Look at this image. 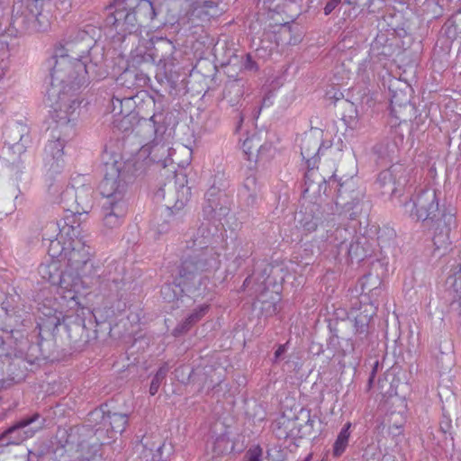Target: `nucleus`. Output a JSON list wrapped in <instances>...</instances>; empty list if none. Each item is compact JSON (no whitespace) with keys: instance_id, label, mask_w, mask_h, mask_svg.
<instances>
[{"instance_id":"obj_1","label":"nucleus","mask_w":461,"mask_h":461,"mask_svg":"<svg viewBox=\"0 0 461 461\" xmlns=\"http://www.w3.org/2000/svg\"><path fill=\"white\" fill-rule=\"evenodd\" d=\"M68 219L48 222L42 234L50 260L39 266L42 279L56 286V307L40 308L45 318L40 317L36 329L38 344L42 341V332H51L61 319L66 324L70 339L86 343L89 340L86 321L91 322L92 311L85 306V296L89 283L97 284L100 293L107 297H122L126 285L124 267L112 261L105 269L95 267L91 258L93 249L80 235V225L74 226Z\"/></svg>"},{"instance_id":"obj_2","label":"nucleus","mask_w":461,"mask_h":461,"mask_svg":"<svg viewBox=\"0 0 461 461\" xmlns=\"http://www.w3.org/2000/svg\"><path fill=\"white\" fill-rule=\"evenodd\" d=\"M50 70V83L46 92V104L53 122L44 146L42 164L46 177L52 181L65 167L66 144L76 135L81 100L79 90L90 80L105 78L108 65L102 43L89 36L88 31L78 32L72 40L56 50Z\"/></svg>"},{"instance_id":"obj_3","label":"nucleus","mask_w":461,"mask_h":461,"mask_svg":"<svg viewBox=\"0 0 461 461\" xmlns=\"http://www.w3.org/2000/svg\"><path fill=\"white\" fill-rule=\"evenodd\" d=\"M215 240L212 228L202 225L185 240L190 253L183 256L178 276L173 283L161 287L163 299L168 303L177 300L183 294L197 299H213L216 285L212 280L221 267V254L210 248Z\"/></svg>"},{"instance_id":"obj_4","label":"nucleus","mask_w":461,"mask_h":461,"mask_svg":"<svg viewBox=\"0 0 461 461\" xmlns=\"http://www.w3.org/2000/svg\"><path fill=\"white\" fill-rule=\"evenodd\" d=\"M125 166V162L121 159L104 163L105 173L99 184V191L103 197L102 223L107 230L119 228L128 212V173Z\"/></svg>"},{"instance_id":"obj_5","label":"nucleus","mask_w":461,"mask_h":461,"mask_svg":"<svg viewBox=\"0 0 461 461\" xmlns=\"http://www.w3.org/2000/svg\"><path fill=\"white\" fill-rule=\"evenodd\" d=\"M108 11L104 26L107 34L114 41H123L144 21L153 20L156 16L155 8L149 0H114Z\"/></svg>"},{"instance_id":"obj_6","label":"nucleus","mask_w":461,"mask_h":461,"mask_svg":"<svg viewBox=\"0 0 461 461\" xmlns=\"http://www.w3.org/2000/svg\"><path fill=\"white\" fill-rule=\"evenodd\" d=\"M273 267L266 260L258 261L251 276L246 277L242 290L249 289L250 295L257 297L255 303H259L260 313L265 317L276 315L280 308L281 294L275 279L271 277Z\"/></svg>"},{"instance_id":"obj_7","label":"nucleus","mask_w":461,"mask_h":461,"mask_svg":"<svg viewBox=\"0 0 461 461\" xmlns=\"http://www.w3.org/2000/svg\"><path fill=\"white\" fill-rule=\"evenodd\" d=\"M319 250L326 257L337 258L342 252L351 259L362 260L368 255L367 238L357 234V223L348 227H337L326 232L319 245Z\"/></svg>"},{"instance_id":"obj_8","label":"nucleus","mask_w":461,"mask_h":461,"mask_svg":"<svg viewBox=\"0 0 461 461\" xmlns=\"http://www.w3.org/2000/svg\"><path fill=\"white\" fill-rule=\"evenodd\" d=\"M377 306L378 304L375 303L374 301L369 303L359 300V306L351 308L349 316L354 322L355 339L353 341L342 339L349 346V348L338 350L342 356H346L350 351H357L362 354L375 342V332L371 321L376 313Z\"/></svg>"},{"instance_id":"obj_9","label":"nucleus","mask_w":461,"mask_h":461,"mask_svg":"<svg viewBox=\"0 0 461 461\" xmlns=\"http://www.w3.org/2000/svg\"><path fill=\"white\" fill-rule=\"evenodd\" d=\"M403 206L410 216L417 221L429 222L438 221L439 217L447 218V214L439 211L438 194L432 187H420ZM447 218L450 221L453 215L449 214Z\"/></svg>"},{"instance_id":"obj_10","label":"nucleus","mask_w":461,"mask_h":461,"mask_svg":"<svg viewBox=\"0 0 461 461\" xmlns=\"http://www.w3.org/2000/svg\"><path fill=\"white\" fill-rule=\"evenodd\" d=\"M149 122L153 126L154 138L143 149L149 151V156L153 162L159 163L166 167L170 163L172 150L169 147V134L167 133L166 116L160 112L154 113L149 118Z\"/></svg>"},{"instance_id":"obj_11","label":"nucleus","mask_w":461,"mask_h":461,"mask_svg":"<svg viewBox=\"0 0 461 461\" xmlns=\"http://www.w3.org/2000/svg\"><path fill=\"white\" fill-rule=\"evenodd\" d=\"M230 212V199L220 189L215 186L210 187L204 195V203L203 206V212L204 217L208 220L207 222H203L202 225H209L212 228V232L215 236V240L210 248H212L214 251L216 248L214 244L218 242L220 236L217 235V228L212 225L210 221L217 220L221 221L223 217H225Z\"/></svg>"},{"instance_id":"obj_12","label":"nucleus","mask_w":461,"mask_h":461,"mask_svg":"<svg viewBox=\"0 0 461 461\" xmlns=\"http://www.w3.org/2000/svg\"><path fill=\"white\" fill-rule=\"evenodd\" d=\"M45 421V419L38 412L23 417L0 434V442L3 445H19L41 430L44 427Z\"/></svg>"},{"instance_id":"obj_13","label":"nucleus","mask_w":461,"mask_h":461,"mask_svg":"<svg viewBox=\"0 0 461 461\" xmlns=\"http://www.w3.org/2000/svg\"><path fill=\"white\" fill-rule=\"evenodd\" d=\"M189 195L190 188L181 185L176 191V200L174 204H166L160 208V218H156L153 222V227L158 234L168 232L173 225H176L181 221Z\"/></svg>"},{"instance_id":"obj_14","label":"nucleus","mask_w":461,"mask_h":461,"mask_svg":"<svg viewBox=\"0 0 461 461\" xmlns=\"http://www.w3.org/2000/svg\"><path fill=\"white\" fill-rule=\"evenodd\" d=\"M301 154L304 159H306V164L308 170L304 175V185L306 186L304 192H309L310 189L313 186L314 184L318 185V192L321 193L323 190V194H327V186L329 185L330 188H334L338 191V195L339 197L343 196V188L348 184H342L339 180H337L335 176H332L329 178L328 181L324 177H322L314 168L318 163V158L314 156H312L310 150L306 148H301Z\"/></svg>"},{"instance_id":"obj_15","label":"nucleus","mask_w":461,"mask_h":461,"mask_svg":"<svg viewBox=\"0 0 461 461\" xmlns=\"http://www.w3.org/2000/svg\"><path fill=\"white\" fill-rule=\"evenodd\" d=\"M89 420L98 426L96 430L104 429L114 433L122 434L129 422V415L126 413L111 412L107 404H102L89 413Z\"/></svg>"},{"instance_id":"obj_16","label":"nucleus","mask_w":461,"mask_h":461,"mask_svg":"<svg viewBox=\"0 0 461 461\" xmlns=\"http://www.w3.org/2000/svg\"><path fill=\"white\" fill-rule=\"evenodd\" d=\"M27 376V367L25 362L21 357L11 358L5 356L0 363V384L7 388L14 384H19L25 380Z\"/></svg>"},{"instance_id":"obj_17","label":"nucleus","mask_w":461,"mask_h":461,"mask_svg":"<svg viewBox=\"0 0 461 461\" xmlns=\"http://www.w3.org/2000/svg\"><path fill=\"white\" fill-rule=\"evenodd\" d=\"M411 178L410 172L402 165L395 164L379 173L377 183L382 188L388 187L385 192L396 194L411 182Z\"/></svg>"},{"instance_id":"obj_18","label":"nucleus","mask_w":461,"mask_h":461,"mask_svg":"<svg viewBox=\"0 0 461 461\" xmlns=\"http://www.w3.org/2000/svg\"><path fill=\"white\" fill-rule=\"evenodd\" d=\"M152 48L147 54L149 59L160 66L164 70H171L175 65L174 54L176 46L167 38H157L151 41Z\"/></svg>"},{"instance_id":"obj_19","label":"nucleus","mask_w":461,"mask_h":461,"mask_svg":"<svg viewBox=\"0 0 461 461\" xmlns=\"http://www.w3.org/2000/svg\"><path fill=\"white\" fill-rule=\"evenodd\" d=\"M8 138L11 139L5 141L8 151L17 158L26 152L32 141L28 127L21 122H16L9 129Z\"/></svg>"},{"instance_id":"obj_20","label":"nucleus","mask_w":461,"mask_h":461,"mask_svg":"<svg viewBox=\"0 0 461 461\" xmlns=\"http://www.w3.org/2000/svg\"><path fill=\"white\" fill-rule=\"evenodd\" d=\"M262 185L258 182L256 172L249 169L243 181L240 195L248 207H255L261 197Z\"/></svg>"},{"instance_id":"obj_21","label":"nucleus","mask_w":461,"mask_h":461,"mask_svg":"<svg viewBox=\"0 0 461 461\" xmlns=\"http://www.w3.org/2000/svg\"><path fill=\"white\" fill-rule=\"evenodd\" d=\"M358 285L361 288L359 300L369 303L374 301L375 303L378 304V299L384 291V283L378 275L368 273L359 279Z\"/></svg>"},{"instance_id":"obj_22","label":"nucleus","mask_w":461,"mask_h":461,"mask_svg":"<svg viewBox=\"0 0 461 461\" xmlns=\"http://www.w3.org/2000/svg\"><path fill=\"white\" fill-rule=\"evenodd\" d=\"M206 299V303L196 306L180 323H178L173 330L172 334L175 337L181 336L189 331L193 326L198 323L208 313L212 300Z\"/></svg>"},{"instance_id":"obj_23","label":"nucleus","mask_w":461,"mask_h":461,"mask_svg":"<svg viewBox=\"0 0 461 461\" xmlns=\"http://www.w3.org/2000/svg\"><path fill=\"white\" fill-rule=\"evenodd\" d=\"M344 184H348L343 188V196L339 197L337 194L336 205H341L343 209V213L345 218L354 221L352 225L357 223V227L358 226V221H357V217L358 214V204L359 200L353 195L348 194V189L351 186V182H345Z\"/></svg>"},{"instance_id":"obj_24","label":"nucleus","mask_w":461,"mask_h":461,"mask_svg":"<svg viewBox=\"0 0 461 461\" xmlns=\"http://www.w3.org/2000/svg\"><path fill=\"white\" fill-rule=\"evenodd\" d=\"M92 193L89 185L78 187L77 198L69 204L68 212L73 215L88 214L93 207Z\"/></svg>"},{"instance_id":"obj_25","label":"nucleus","mask_w":461,"mask_h":461,"mask_svg":"<svg viewBox=\"0 0 461 461\" xmlns=\"http://www.w3.org/2000/svg\"><path fill=\"white\" fill-rule=\"evenodd\" d=\"M410 104V98L403 91H392L390 98V114L395 119L394 124H400L405 122L406 119L402 117V110H405Z\"/></svg>"},{"instance_id":"obj_26","label":"nucleus","mask_w":461,"mask_h":461,"mask_svg":"<svg viewBox=\"0 0 461 461\" xmlns=\"http://www.w3.org/2000/svg\"><path fill=\"white\" fill-rule=\"evenodd\" d=\"M446 218L439 217V221H433L437 224V227L435 229L434 236L432 239L433 244L435 246V250H443L440 255H443L445 251L448 249V247L450 245V227L446 224Z\"/></svg>"},{"instance_id":"obj_27","label":"nucleus","mask_w":461,"mask_h":461,"mask_svg":"<svg viewBox=\"0 0 461 461\" xmlns=\"http://www.w3.org/2000/svg\"><path fill=\"white\" fill-rule=\"evenodd\" d=\"M353 96L365 111L373 109L376 104L377 92L371 91L366 86L353 88Z\"/></svg>"},{"instance_id":"obj_28","label":"nucleus","mask_w":461,"mask_h":461,"mask_svg":"<svg viewBox=\"0 0 461 461\" xmlns=\"http://www.w3.org/2000/svg\"><path fill=\"white\" fill-rule=\"evenodd\" d=\"M351 422L348 421L343 425L340 431L339 432L332 447V455L334 457L341 456L346 451L351 435Z\"/></svg>"},{"instance_id":"obj_29","label":"nucleus","mask_w":461,"mask_h":461,"mask_svg":"<svg viewBox=\"0 0 461 461\" xmlns=\"http://www.w3.org/2000/svg\"><path fill=\"white\" fill-rule=\"evenodd\" d=\"M374 153L379 159L392 160L393 156L398 152V145L395 141L384 140L373 148Z\"/></svg>"},{"instance_id":"obj_30","label":"nucleus","mask_w":461,"mask_h":461,"mask_svg":"<svg viewBox=\"0 0 461 461\" xmlns=\"http://www.w3.org/2000/svg\"><path fill=\"white\" fill-rule=\"evenodd\" d=\"M2 309L5 312L6 316L14 321V326L24 325V322L27 321L29 313L17 307H13L8 300L3 302Z\"/></svg>"},{"instance_id":"obj_31","label":"nucleus","mask_w":461,"mask_h":461,"mask_svg":"<svg viewBox=\"0 0 461 461\" xmlns=\"http://www.w3.org/2000/svg\"><path fill=\"white\" fill-rule=\"evenodd\" d=\"M168 371H169V366H168L167 363H164L163 365H161L159 366V368L154 375V376L151 380V383H150V386H149L150 395H155L158 393L162 382L166 379V376H167Z\"/></svg>"},{"instance_id":"obj_32","label":"nucleus","mask_w":461,"mask_h":461,"mask_svg":"<svg viewBox=\"0 0 461 461\" xmlns=\"http://www.w3.org/2000/svg\"><path fill=\"white\" fill-rule=\"evenodd\" d=\"M78 194V188L74 186H66L59 194V203L63 205L65 211L68 212L69 204L73 200H77Z\"/></svg>"},{"instance_id":"obj_33","label":"nucleus","mask_w":461,"mask_h":461,"mask_svg":"<svg viewBox=\"0 0 461 461\" xmlns=\"http://www.w3.org/2000/svg\"><path fill=\"white\" fill-rule=\"evenodd\" d=\"M299 223L301 228L306 233H312L315 231L320 223V218L312 215V214H303V216L299 220Z\"/></svg>"},{"instance_id":"obj_34","label":"nucleus","mask_w":461,"mask_h":461,"mask_svg":"<svg viewBox=\"0 0 461 461\" xmlns=\"http://www.w3.org/2000/svg\"><path fill=\"white\" fill-rule=\"evenodd\" d=\"M230 438L227 433L218 435L213 441V452L223 455L229 451Z\"/></svg>"},{"instance_id":"obj_35","label":"nucleus","mask_w":461,"mask_h":461,"mask_svg":"<svg viewBox=\"0 0 461 461\" xmlns=\"http://www.w3.org/2000/svg\"><path fill=\"white\" fill-rule=\"evenodd\" d=\"M79 461H104L102 445H91Z\"/></svg>"},{"instance_id":"obj_36","label":"nucleus","mask_w":461,"mask_h":461,"mask_svg":"<svg viewBox=\"0 0 461 461\" xmlns=\"http://www.w3.org/2000/svg\"><path fill=\"white\" fill-rule=\"evenodd\" d=\"M445 25L447 26V33H461V8L447 21Z\"/></svg>"},{"instance_id":"obj_37","label":"nucleus","mask_w":461,"mask_h":461,"mask_svg":"<svg viewBox=\"0 0 461 461\" xmlns=\"http://www.w3.org/2000/svg\"><path fill=\"white\" fill-rule=\"evenodd\" d=\"M292 32V26L289 23H283L280 25L278 34L280 35V40L283 43L289 45L295 43V41H293Z\"/></svg>"},{"instance_id":"obj_38","label":"nucleus","mask_w":461,"mask_h":461,"mask_svg":"<svg viewBox=\"0 0 461 461\" xmlns=\"http://www.w3.org/2000/svg\"><path fill=\"white\" fill-rule=\"evenodd\" d=\"M263 450L259 445L251 446L245 454L246 461H263Z\"/></svg>"},{"instance_id":"obj_39","label":"nucleus","mask_w":461,"mask_h":461,"mask_svg":"<svg viewBox=\"0 0 461 461\" xmlns=\"http://www.w3.org/2000/svg\"><path fill=\"white\" fill-rule=\"evenodd\" d=\"M122 101H121V96L113 95L111 100L110 112L114 115H122Z\"/></svg>"},{"instance_id":"obj_40","label":"nucleus","mask_w":461,"mask_h":461,"mask_svg":"<svg viewBox=\"0 0 461 461\" xmlns=\"http://www.w3.org/2000/svg\"><path fill=\"white\" fill-rule=\"evenodd\" d=\"M121 101H122V115L127 116L131 113L134 107L135 101L133 96L131 95L121 97Z\"/></svg>"},{"instance_id":"obj_41","label":"nucleus","mask_w":461,"mask_h":461,"mask_svg":"<svg viewBox=\"0 0 461 461\" xmlns=\"http://www.w3.org/2000/svg\"><path fill=\"white\" fill-rule=\"evenodd\" d=\"M312 144L313 143L314 144V148H315V151L314 152H310L312 154V156H314L315 158H318V156L319 154L322 151L323 149H329L330 147V144H325V142H322L321 144H319L318 141L316 140H312V139H308L306 140H304L303 144L302 147H304L305 148V144Z\"/></svg>"},{"instance_id":"obj_42","label":"nucleus","mask_w":461,"mask_h":461,"mask_svg":"<svg viewBox=\"0 0 461 461\" xmlns=\"http://www.w3.org/2000/svg\"><path fill=\"white\" fill-rule=\"evenodd\" d=\"M226 91L230 93V92H235V95H236V102H238V100L243 95V90H242V86L240 85V81L239 80H236L234 82H231L227 86H226Z\"/></svg>"},{"instance_id":"obj_43","label":"nucleus","mask_w":461,"mask_h":461,"mask_svg":"<svg viewBox=\"0 0 461 461\" xmlns=\"http://www.w3.org/2000/svg\"><path fill=\"white\" fill-rule=\"evenodd\" d=\"M242 68L249 71H258V66L257 62L252 59L250 54H246L245 59L242 61Z\"/></svg>"},{"instance_id":"obj_44","label":"nucleus","mask_w":461,"mask_h":461,"mask_svg":"<svg viewBox=\"0 0 461 461\" xmlns=\"http://www.w3.org/2000/svg\"><path fill=\"white\" fill-rule=\"evenodd\" d=\"M288 347H289V341H287L285 344H280L277 347V348L276 349V351L274 353V357L272 359L273 364H276L280 361V359L282 358V356L285 353H286V351L288 350Z\"/></svg>"},{"instance_id":"obj_45","label":"nucleus","mask_w":461,"mask_h":461,"mask_svg":"<svg viewBox=\"0 0 461 461\" xmlns=\"http://www.w3.org/2000/svg\"><path fill=\"white\" fill-rule=\"evenodd\" d=\"M217 7V3L213 0H197L195 3H194V11H196L198 8H203V9H212V8H215Z\"/></svg>"},{"instance_id":"obj_46","label":"nucleus","mask_w":461,"mask_h":461,"mask_svg":"<svg viewBox=\"0 0 461 461\" xmlns=\"http://www.w3.org/2000/svg\"><path fill=\"white\" fill-rule=\"evenodd\" d=\"M316 419H317L316 416H312L311 412L307 411V420H306L305 426H304L306 429V431L303 432L301 437L310 435L312 433V430L313 429Z\"/></svg>"},{"instance_id":"obj_47","label":"nucleus","mask_w":461,"mask_h":461,"mask_svg":"<svg viewBox=\"0 0 461 461\" xmlns=\"http://www.w3.org/2000/svg\"><path fill=\"white\" fill-rule=\"evenodd\" d=\"M440 430L447 434L450 431L452 428V420L449 416L443 415L442 420L439 422Z\"/></svg>"},{"instance_id":"obj_48","label":"nucleus","mask_w":461,"mask_h":461,"mask_svg":"<svg viewBox=\"0 0 461 461\" xmlns=\"http://www.w3.org/2000/svg\"><path fill=\"white\" fill-rule=\"evenodd\" d=\"M340 3L341 0H329L323 9L324 14L330 15Z\"/></svg>"},{"instance_id":"obj_49","label":"nucleus","mask_w":461,"mask_h":461,"mask_svg":"<svg viewBox=\"0 0 461 461\" xmlns=\"http://www.w3.org/2000/svg\"><path fill=\"white\" fill-rule=\"evenodd\" d=\"M403 433L402 424H393L389 427V434L393 438L398 437Z\"/></svg>"},{"instance_id":"obj_50","label":"nucleus","mask_w":461,"mask_h":461,"mask_svg":"<svg viewBox=\"0 0 461 461\" xmlns=\"http://www.w3.org/2000/svg\"><path fill=\"white\" fill-rule=\"evenodd\" d=\"M254 138H247L242 143V149L248 155L250 156L252 154V142Z\"/></svg>"},{"instance_id":"obj_51","label":"nucleus","mask_w":461,"mask_h":461,"mask_svg":"<svg viewBox=\"0 0 461 461\" xmlns=\"http://www.w3.org/2000/svg\"><path fill=\"white\" fill-rule=\"evenodd\" d=\"M166 198V190L164 187H159L154 194V199L156 202H161Z\"/></svg>"},{"instance_id":"obj_52","label":"nucleus","mask_w":461,"mask_h":461,"mask_svg":"<svg viewBox=\"0 0 461 461\" xmlns=\"http://www.w3.org/2000/svg\"><path fill=\"white\" fill-rule=\"evenodd\" d=\"M249 255L245 253L244 255H238L233 263L236 265L237 268H240L242 266V263L249 258Z\"/></svg>"},{"instance_id":"obj_53","label":"nucleus","mask_w":461,"mask_h":461,"mask_svg":"<svg viewBox=\"0 0 461 461\" xmlns=\"http://www.w3.org/2000/svg\"><path fill=\"white\" fill-rule=\"evenodd\" d=\"M369 63H370L369 61L365 60L361 64H359L358 74L359 75L361 74L363 76V78H366V77L368 78L369 77L368 75H365L366 74V69L369 66Z\"/></svg>"},{"instance_id":"obj_54","label":"nucleus","mask_w":461,"mask_h":461,"mask_svg":"<svg viewBox=\"0 0 461 461\" xmlns=\"http://www.w3.org/2000/svg\"><path fill=\"white\" fill-rule=\"evenodd\" d=\"M339 340H340V339L339 336H337V335L333 336L330 339L328 345H329V347H332V348H336V346L340 343Z\"/></svg>"},{"instance_id":"obj_55","label":"nucleus","mask_w":461,"mask_h":461,"mask_svg":"<svg viewBox=\"0 0 461 461\" xmlns=\"http://www.w3.org/2000/svg\"><path fill=\"white\" fill-rule=\"evenodd\" d=\"M377 366H378V362H375V366L373 367V370H372V372L370 374L369 379H368L369 386H371L372 384H373L374 378H375V374H376Z\"/></svg>"},{"instance_id":"obj_56","label":"nucleus","mask_w":461,"mask_h":461,"mask_svg":"<svg viewBox=\"0 0 461 461\" xmlns=\"http://www.w3.org/2000/svg\"><path fill=\"white\" fill-rule=\"evenodd\" d=\"M312 458V454L310 453L303 461H311Z\"/></svg>"},{"instance_id":"obj_57","label":"nucleus","mask_w":461,"mask_h":461,"mask_svg":"<svg viewBox=\"0 0 461 461\" xmlns=\"http://www.w3.org/2000/svg\"><path fill=\"white\" fill-rule=\"evenodd\" d=\"M212 388H214V384H212V382L211 381V383L207 385V389L210 390Z\"/></svg>"},{"instance_id":"obj_58","label":"nucleus","mask_w":461,"mask_h":461,"mask_svg":"<svg viewBox=\"0 0 461 461\" xmlns=\"http://www.w3.org/2000/svg\"><path fill=\"white\" fill-rule=\"evenodd\" d=\"M52 187H54V184H53V183H50V190H51V189H52Z\"/></svg>"},{"instance_id":"obj_59","label":"nucleus","mask_w":461,"mask_h":461,"mask_svg":"<svg viewBox=\"0 0 461 461\" xmlns=\"http://www.w3.org/2000/svg\"><path fill=\"white\" fill-rule=\"evenodd\" d=\"M162 449V446L158 447V451H160Z\"/></svg>"},{"instance_id":"obj_60","label":"nucleus","mask_w":461,"mask_h":461,"mask_svg":"<svg viewBox=\"0 0 461 461\" xmlns=\"http://www.w3.org/2000/svg\"><path fill=\"white\" fill-rule=\"evenodd\" d=\"M58 187L63 188L62 185H58Z\"/></svg>"},{"instance_id":"obj_61","label":"nucleus","mask_w":461,"mask_h":461,"mask_svg":"<svg viewBox=\"0 0 461 461\" xmlns=\"http://www.w3.org/2000/svg\"><path fill=\"white\" fill-rule=\"evenodd\" d=\"M58 187L63 188L62 185H58Z\"/></svg>"},{"instance_id":"obj_62","label":"nucleus","mask_w":461,"mask_h":461,"mask_svg":"<svg viewBox=\"0 0 461 461\" xmlns=\"http://www.w3.org/2000/svg\"><path fill=\"white\" fill-rule=\"evenodd\" d=\"M459 315L461 316V310H460Z\"/></svg>"}]
</instances>
